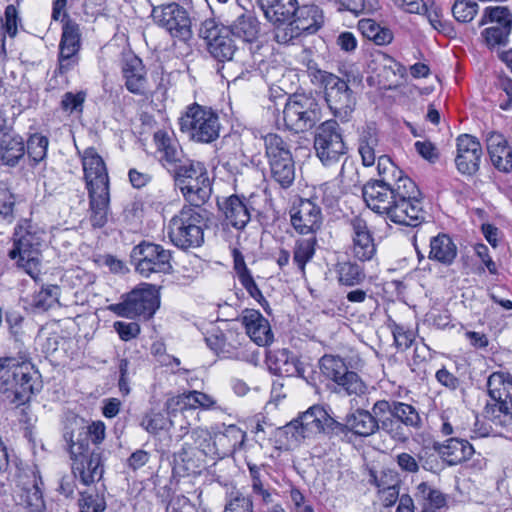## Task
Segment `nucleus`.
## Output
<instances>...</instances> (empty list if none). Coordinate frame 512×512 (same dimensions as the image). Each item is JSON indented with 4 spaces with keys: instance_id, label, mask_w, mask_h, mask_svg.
Here are the masks:
<instances>
[{
    "instance_id": "obj_1",
    "label": "nucleus",
    "mask_w": 512,
    "mask_h": 512,
    "mask_svg": "<svg viewBox=\"0 0 512 512\" xmlns=\"http://www.w3.org/2000/svg\"><path fill=\"white\" fill-rule=\"evenodd\" d=\"M39 375L33 364L25 359H0V395L11 404L28 401L38 384Z\"/></svg>"
},
{
    "instance_id": "obj_2",
    "label": "nucleus",
    "mask_w": 512,
    "mask_h": 512,
    "mask_svg": "<svg viewBox=\"0 0 512 512\" xmlns=\"http://www.w3.org/2000/svg\"><path fill=\"white\" fill-rule=\"evenodd\" d=\"M44 232L31 223L19 225L14 234V245L9 251L11 259L32 278L40 272Z\"/></svg>"
},
{
    "instance_id": "obj_3",
    "label": "nucleus",
    "mask_w": 512,
    "mask_h": 512,
    "mask_svg": "<svg viewBox=\"0 0 512 512\" xmlns=\"http://www.w3.org/2000/svg\"><path fill=\"white\" fill-rule=\"evenodd\" d=\"M173 173L176 186L192 206L200 207L209 199L212 188L203 163L187 160Z\"/></svg>"
},
{
    "instance_id": "obj_4",
    "label": "nucleus",
    "mask_w": 512,
    "mask_h": 512,
    "mask_svg": "<svg viewBox=\"0 0 512 512\" xmlns=\"http://www.w3.org/2000/svg\"><path fill=\"white\" fill-rule=\"evenodd\" d=\"M203 222L202 209L185 206L169 221L168 237L182 249L199 247L204 241Z\"/></svg>"
},
{
    "instance_id": "obj_5",
    "label": "nucleus",
    "mask_w": 512,
    "mask_h": 512,
    "mask_svg": "<svg viewBox=\"0 0 512 512\" xmlns=\"http://www.w3.org/2000/svg\"><path fill=\"white\" fill-rule=\"evenodd\" d=\"M180 130L198 143H211L219 137L218 115L209 107L194 103L179 118Z\"/></svg>"
},
{
    "instance_id": "obj_6",
    "label": "nucleus",
    "mask_w": 512,
    "mask_h": 512,
    "mask_svg": "<svg viewBox=\"0 0 512 512\" xmlns=\"http://www.w3.org/2000/svg\"><path fill=\"white\" fill-rule=\"evenodd\" d=\"M321 108L312 95L294 94L283 109V121L287 129L295 133L313 128L321 120Z\"/></svg>"
},
{
    "instance_id": "obj_7",
    "label": "nucleus",
    "mask_w": 512,
    "mask_h": 512,
    "mask_svg": "<svg viewBox=\"0 0 512 512\" xmlns=\"http://www.w3.org/2000/svg\"><path fill=\"white\" fill-rule=\"evenodd\" d=\"M265 154L272 179L282 188H288L295 179V165L287 143L277 134L264 137Z\"/></svg>"
},
{
    "instance_id": "obj_8",
    "label": "nucleus",
    "mask_w": 512,
    "mask_h": 512,
    "mask_svg": "<svg viewBox=\"0 0 512 512\" xmlns=\"http://www.w3.org/2000/svg\"><path fill=\"white\" fill-rule=\"evenodd\" d=\"M69 452L72 460V472L84 485L99 481L104 473L101 452L90 450L85 440H71Z\"/></svg>"
},
{
    "instance_id": "obj_9",
    "label": "nucleus",
    "mask_w": 512,
    "mask_h": 512,
    "mask_svg": "<svg viewBox=\"0 0 512 512\" xmlns=\"http://www.w3.org/2000/svg\"><path fill=\"white\" fill-rule=\"evenodd\" d=\"M396 191L398 197L389 219L400 225H419L424 219V211L416 184L411 179H404Z\"/></svg>"
},
{
    "instance_id": "obj_10",
    "label": "nucleus",
    "mask_w": 512,
    "mask_h": 512,
    "mask_svg": "<svg viewBox=\"0 0 512 512\" xmlns=\"http://www.w3.org/2000/svg\"><path fill=\"white\" fill-rule=\"evenodd\" d=\"M159 292L155 285L144 284L131 291L122 303L110 306V310L121 317H143L149 319L159 308Z\"/></svg>"
},
{
    "instance_id": "obj_11",
    "label": "nucleus",
    "mask_w": 512,
    "mask_h": 512,
    "mask_svg": "<svg viewBox=\"0 0 512 512\" xmlns=\"http://www.w3.org/2000/svg\"><path fill=\"white\" fill-rule=\"evenodd\" d=\"M171 252L161 245L143 241L131 252V261L137 273L148 278L152 274L172 271Z\"/></svg>"
},
{
    "instance_id": "obj_12",
    "label": "nucleus",
    "mask_w": 512,
    "mask_h": 512,
    "mask_svg": "<svg viewBox=\"0 0 512 512\" xmlns=\"http://www.w3.org/2000/svg\"><path fill=\"white\" fill-rule=\"evenodd\" d=\"M294 19H290L285 28L277 31V42L288 44L304 34L316 33L324 24V14L317 5L296 6Z\"/></svg>"
},
{
    "instance_id": "obj_13",
    "label": "nucleus",
    "mask_w": 512,
    "mask_h": 512,
    "mask_svg": "<svg viewBox=\"0 0 512 512\" xmlns=\"http://www.w3.org/2000/svg\"><path fill=\"white\" fill-rule=\"evenodd\" d=\"M151 18L174 38L186 40L191 36V19L186 9L178 3L152 5Z\"/></svg>"
},
{
    "instance_id": "obj_14",
    "label": "nucleus",
    "mask_w": 512,
    "mask_h": 512,
    "mask_svg": "<svg viewBox=\"0 0 512 512\" xmlns=\"http://www.w3.org/2000/svg\"><path fill=\"white\" fill-rule=\"evenodd\" d=\"M324 88L325 100L337 117H346L354 108V97L346 81L326 71L318 72Z\"/></svg>"
},
{
    "instance_id": "obj_15",
    "label": "nucleus",
    "mask_w": 512,
    "mask_h": 512,
    "mask_svg": "<svg viewBox=\"0 0 512 512\" xmlns=\"http://www.w3.org/2000/svg\"><path fill=\"white\" fill-rule=\"evenodd\" d=\"M200 36L206 42L209 53L218 61L233 59L237 46L232 38L229 27L219 25L209 19L203 22Z\"/></svg>"
},
{
    "instance_id": "obj_16",
    "label": "nucleus",
    "mask_w": 512,
    "mask_h": 512,
    "mask_svg": "<svg viewBox=\"0 0 512 512\" xmlns=\"http://www.w3.org/2000/svg\"><path fill=\"white\" fill-rule=\"evenodd\" d=\"M314 147L324 165H332L344 156L346 147L336 121H326L318 127Z\"/></svg>"
},
{
    "instance_id": "obj_17",
    "label": "nucleus",
    "mask_w": 512,
    "mask_h": 512,
    "mask_svg": "<svg viewBox=\"0 0 512 512\" xmlns=\"http://www.w3.org/2000/svg\"><path fill=\"white\" fill-rule=\"evenodd\" d=\"M334 419L321 406H313L305 411L298 419L285 426L287 434L295 441L311 437L332 427Z\"/></svg>"
},
{
    "instance_id": "obj_18",
    "label": "nucleus",
    "mask_w": 512,
    "mask_h": 512,
    "mask_svg": "<svg viewBox=\"0 0 512 512\" xmlns=\"http://www.w3.org/2000/svg\"><path fill=\"white\" fill-rule=\"evenodd\" d=\"M290 220L295 231L315 236L323 224L321 208L312 199H301L290 210Z\"/></svg>"
},
{
    "instance_id": "obj_19",
    "label": "nucleus",
    "mask_w": 512,
    "mask_h": 512,
    "mask_svg": "<svg viewBox=\"0 0 512 512\" xmlns=\"http://www.w3.org/2000/svg\"><path fill=\"white\" fill-rule=\"evenodd\" d=\"M84 180L88 191L109 189V177L103 158L93 147L86 148L81 154Z\"/></svg>"
},
{
    "instance_id": "obj_20",
    "label": "nucleus",
    "mask_w": 512,
    "mask_h": 512,
    "mask_svg": "<svg viewBox=\"0 0 512 512\" xmlns=\"http://www.w3.org/2000/svg\"><path fill=\"white\" fill-rule=\"evenodd\" d=\"M396 186L368 182L362 189L363 199L366 205L378 214L390 217L392 209L398 197Z\"/></svg>"
},
{
    "instance_id": "obj_21",
    "label": "nucleus",
    "mask_w": 512,
    "mask_h": 512,
    "mask_svg": "<svg viewBox=\"0 0 512 512\" xmlns=\"http://www.w3.org/2000/svg\"><path fill=\"white\" fill-rule=\"evenodd\" d=\"M80 46L79 25L70 19H66L62 27L59 44V70L62 73L70 70L77 63Z\"/></svg>"
},
{
    "instance_id": "obj_22",
    "label": "nucleus",
    "mask_w": 512,
    "mask_h": 512,
    "mask_svg": "<svg viewBox=\"0 0 512 512\" xmlns=\"http://www.w3.org/2000/svg\"><path fill=\"white\" fill-rule=\"evenodd\" d=\"M353 256L361 261H370L376 254V245L366 220L354 216L349 221Z\"/></svg>"
},
{
    "instance_id": "obj_23",
    "label": "nucleus",
    "mask_w": 512,
    "mask_h": 512,
    "mask_svg": "<svg viewBox=\"0 0 512 512\" xmlns=\"http://www.w3.org/2000/svg\"><path fill=\"white\" fill-rule=\"evenodd\" d=\"M165 411L170 416H176L178 412L195 410H211L217 408L216 399L204 392L191 390L182 394L169 397L165 402Z\"/></svg>"
},
{
    "instance_id": "obj_24",
    "label": "nucleus",
    "mask_w": 512,
    "mask_h": 512,
    "mask_svg": "<svg viewBox=\"0 0 512 512\" xmlns=\"http://www.w3.org/2000/svg\"><path fill=\"white\" fill-rule=\"evenodd\" d=\"M482 148L480 142L473 136L464 134L457 138V169L462 174L473 175L479 169Z\"/></svg>"
},
{
    "instance_id": "obj_25",
    "label": "nucleus",
    "mask_w": 512,
    "mask_h": 512,
    "mask_svg": "<svg viewBox=\"0 0 512 512\" xmlns=\"http://www.w3.org/2000/svg\"><path fill=\"white\" fill-rule=\"evenodd\" d=\"M489 396L499 403V410L512 414V375L504 371L493 372L487 380Z\"/></svg>"
},
{
    "instance_id": "obj_26",
    "label": "nucleus",
    "mask_w": 512,
    "mask_h": 512,
    "mask_svg": "<svg viewBox=\"0 0 512 512\" xmlns=\"http://www.w3.org/2000/svg\"><path fill=\"white\" fill-rule=\"evenodd\" d=\"M297 0H259L265 18L274 27V39L277 41L278 29L285 28L288 21L292 19L297 6Z\"/></svg>"
},
{
    "instance_id": "obj_27",
    "label": "nucleus",
    "mask_w": 512,
    "mask_h": 512,
    "mask_svg": "<svg viewBox=\"0 0 512 512\" xmlns=\"http://www.w3.org/2000/svg\"><path fill=\"white\" fill-rule=\"evenodd\" d=\"M122 75L127 90L136 95H143L148 86L147 72L142 60L133 54L123 58Z\"/></svg>"
},
{
    "instance_id": "obj_28",
    "label": "nucleus",
    "mask_w": 512,
    "mask_h": 512,
    "mask_svg": "<svg viewBox=\"0 0 512 512\" xmlns=\"http://www.w3.org/2000/svg\"><path fill=\"white\" fill-rule=\"evenodd\" d=\"M241 322L247 335L259 346H267L273 341V333L268 320L254 309H245L241 315Z\"/></svg>"
},
{
    "instance_id": "obj_29",
    "label": "nucleus",
    "mask_w": 512,
    "mask_h": 512,
    "mask_svg": "<svg viewBox=\"0 0 512 512\" xmlns=\"http://www.w3.org/2000/svg\"><path fill=\"white\" fill-rule=\"evenodd\" d=\"M267 364L274 374L285 377L305 376L303 363L286 349H279L270 352L267 357Z\"/></svg>"
},
{
    "instance_id": "obj_30",
    "label": "nucleus",
    "mask_w": 512,
    "mask_h": 512,
    "mask_svg": "<svg viewBox=\"0 0 512 512\" xmlns=\"http://www.w3.org/2000/svg\"><path fill=\"white\" fill-rule=\"evenodd\" d=\"M434 449L450 466L468 461L475 452L467 440L458 437H451L443 443H435Z\"/></svg>"
},
{
    "instance_id": "obj_31",
    "label": "nucleus",
    "mask_w": 512,
    "mask_h": 512,
    "mask_svg": "<svg viewBox=\"0 0 512 512\" xmlns=\"http://www.w3.org/2000/svg\"><path fill=\"white\" fill-rule=\"evenodd\" d=\"M157 151L161 154L160 160L169 171H174L183 161L184 155L179 143L166 131L159 130L154 134Z\"/></svg>"
},
{
    "instance_id": "obj_32",
    "label": "nucleus",
    "mask_w": 512,
    "mask_h": 512,
    "mask_svg": "<svg viewBox=\"0 0 512 512\" xmlns=\"http://www.w3.org/2000/svg\"><path fill=\"white\" fill-rule=\"evenodd\" d=\"M42 484V479L36 470H28L19 475L18 485L26 493L25 501L29 507V512H44Z\"/></svg>"
},
{
    "instance_id": "obj_33",
    "label": "nucleus",
    "mask_w": 512,
    "mask_h": 512,
    "mask_svg": "<svg viewBox=\"0 0 512 512\" xmlns=\"http://www.w3.org/2000/svg\"><path fill=\"white\" fill-rule=\"evenodd\" d=\"M25 154L22 137L10 128L0 127V161L8 166H15Z\"/></svg>"
},
{
    "instance_id": "obj_34",
    "label": "nucleus",
    "mask_w": 512,
    "mask_h": 512,
    "mask_svg": "<svg viewBox=\"0 0 512 512\" xmlns=\"http://www.w3.org/2000/svg\"><path fill=\"white\" fill-rule=\"evenodd\" d=\"M486 144L493 165L500 171L509 172L512 169V151L504 136L498 132H489Z\"/></svg>"
},
{
    "instance_id": "obj_35",
    "label": "nucleus",
    "mask_w": 512,
    "mask_h": 512,
    "mask_svg": "<svg viewBox=\"0 0 512 512\" xmlns=\"http://www.w3.org/2000/svg\"><path fill=\"white\" fill-rule=\"evenodd\" d=\"M227 224L236 229H243L250 221V211L242 199L232 195L220 205Z\"/></svg>"
},
{
    "instance_id": "obj_36",
    "label": "nucleus",
    "mask_w": 512,
    "mask_h": 512,
    "mask_svg": "<svg viewBox=\"0 0 512 512\" xmlns=\"http://www.w3.org/2000/svg\"><path fill=\"white\" fill-rule=\"evenodd\" d=\"M346 428L355 435L368 437L379 429L378 420L367 410L356 409L345 419Z\"/></svg>"
},
{
    "instance_id": "obj_37",
    "label": "nucleus",
    "mask_w": 512,
    "mask_h": 512,
    "mask_svg": "<svg viewBox=\"0 0 512 512\" xmlns=\"http://www.w3.org/2000/svg\"><path fill=\"white\" fill-rule=\"evenodd\" d=\"M90 204V221L93 227L101 228L108 220L109 189L88 191Z\"/></svg>"
},
{
    "instance_id": "obj_38",
    "label": "nucleus",
    "mask_w": 512,
    "mask_h": 512,
    "mask_svg": "<svg viewBox=\"0 0 512 512\" xmlns=\"http://www.w3.org/2000/svg\"><path fill=\"white\" fill-rule=\"evenodd\" d=\"M457 255V247L446 234H439L430 241L429 258L450 265Z\"/></svg>"
},
{
    "instance_id": "obj_39",
    "label": "nucleus",
    "mask_w": 512,
    "mask_h": 512,
    "mask_svg": "<svg viewBox=\"0 0 512 512\" xmlns=\"http://www.w3.org/2000/svg\"><path fill=\"white\" fill-rule=\"evenodd\" d=\"M415 498L422 505L423 511L433 512L435 509L446 507L447 504L446 496L426 482H422L417 486Z\"/></svg>"
},
{
    "instance_id": "obj_40",
    "label": "nucleus",
    "mask_w": 512,
    "mask_h": 512,
    "mask_svg": "<svg viewBox=\"0 0 512 512\" xmlns=\"http://www.w3.org/2000/svg\"><path fill=\"white\" fill-rule=\"evenodd\" d=\"M377 171L379 179L374 180L373 182L394 185L396 188L401 186V183L404 179H410L409 177L404 176L403 171L400 170L392 162V160L385 155L378 157Z\"/></svg>"
},
{
    "instance_id": "obj_41",
    "label": "nucleus",
    "mask_w": 512,
    "mask_h": 512,
    "mask_svg": "<svg viewBox=\"0 0 512 512\" xmlns=\"http://www.w3.org/2000/svg\"><path fill=\"white\" fill-rule=\"evenodd\" d=\"M229 29L232 35L246 42H252L258 37L259 22L253 15L241 13Z\"/></svg>"
},
{
    "instance_id": "obj_42",
    "label": "nucleus",
    "mask_w": 512,
    "mask_h": 512,
    "mask_svg": "<svg viewBox=\"0 0 512 512\" xmlns=\"http://www.w3.org/2000/svg\"><path fill=\"white\" fill-rule=\"evenodd\" d=\"M233 258H234V269L236 271V274L239 278V281L244 286V288L247 290V292L250 294L251 297L256 299L258 302H261V300H264V297L259 290L258 286L256 285L250 271L248 270L243 255L237 251H233Z\"/></svg>"
},
{
    "instance_id": "obj_43",
    "label": "nucleus",
    "mask_w": 512,
    "mask_h": 512,
    "mask_svg": "<svg viewBox=\"0 0 512 512\" xmlns=\"http://www.w3.org/2000/svg\"><path fill=\"white\" fill-rule=\"evenodd\" d=\"M316 244V236L299 238L295 241L293 249V262L303 273L305 272L306 264L312 260L315 254Z\"/></svg>"
},
{
    "instance_id": "obj_44",
    "label": "nucleus",
    "mask_w": 512,
    "mask_h": 512,
    "mask_svg": "<svg viewBox=\"0 0 512 512\" xmlns=\"http://www.w3.org/2000/svg\"><path fill=\"white\" fill-rule=\"evenodd\" d=\"M60 287L48 285L35 292L31 299V306L38 312L47 311L58 304Z\"/></svg>"
},
{
    "instance_id": "obj_45",
    "label": "nucleus",
    "mask_w": 512,
    "mask_h": 512,
    "mask_svg": "<svg viewBox=\"0 0 512 512\" xmlns=\"http://www.w3.org/2000/svg\"><path fill=\"white\" fill-rule=\"evenodd\" d=\"M358 28L366 38L373 40L378 45L388 44L393 39L389 29L382 28L372 19H361L358 22Z\"/></svg>"
},
{
    "instance_id": "obj_46",
    "label": "nucleus",
    "mask_w": 512,
    "mask_h": 512,
    "mask_svg": "<svg viewBox=\"0 0 512 512\" xmlns=\"http://www.w3.org/2000/svg\"><path fill=\"white\" fill-rule=\"evenodd\" d=\"M392 415L396 421L407 428L418 429L421 426V417L417 410L410 404L403 402L392 403Z\"/></svg>"
},
{
    "instance_id": "obj_47",
    "label": "nucleus",
    "mask_w": 512,
    "mask_h": 512,
    "mask_svg": "<svg viewBox=\"0 0 512 512\" xmlns=\"http://www.w3.org/2000/svg\"><path fill=\"white\" fill-rule=\"evenodd\" d=\"M320 369L322 373L335 383H339L348 372L343 359L338 356L324 355L320 360Z\"/></svg>"
},
{
    "instance_id": "obj_48",
    "label": "nucleus",
    "mask_w": 512,
    "mask_h": 512,
    "mask_svg": "<svg viewBox=\"0 0 512 512\" xmlns=\"http://www.w3.org/2000/svg\"><path fill=\"white\" fill-rule=\"evenodd\" d=\"M167 415L168 417L161 412L151 410L142 418L140 425L148 433L156 435L160 431L168 430L174 425L172 419L174 416H170L168 413Z\"/></svg>"
},
{
    "instance_id": "obj_49",
    "label": "nucleus",
    "mask_w": 512,
    "mask_h": 512,
    "mask_svg": "<svg viewBox=\"0 0 512 512\" xmlns=\"http://www.w3.org/2000/svg\"><path fill=\"white\" fill-rule=\"evenodd\" d=\"M344 190L336 181L326 182L314 189L312 200L320 201L326 206H334L343 194Z\"/></svg>"
},
{
    "instance_id": "obj_50",
    "label": "nucleus",
    "mask_w": 512,
    "mask_h": 512,
    "mask_svg": "<svg viewBox=\"0 0 512 512\" xmlns=\"http://www.w3.org/2000/svg\"><path fill=\"white\" fill-rule=\"evenodd\" d=\"M488 22H496L500 27L512 29V15L507 7H487L479 25L483 26Z\"/></svg>"
},
{
    "instance_id": "obj_51",
    "label": "nucleus",
    "mask_w": 512,
    "mask_h": 512,
    "mask_svg": "<svg viewBox=\"0 0 512 512\" xmlns=\"http://www.w3.org/2000/svg\"><path fill=\"white\" fill-rule=\"evenodd\" d=\"M511 31L512 29L509 28L492 26L484 29L481 34L486 46L493 49L497 46H505Z\"/></svg>"
},
{
    "instance_id": "obj_52",
    "label": "nucleus",
    "mask_w": 512,
    "mask_h": 512,
    "mask_svg": "<svg viewBox=\"0 0 512 512\" xmlns=\"http://www.w3.org/2000/svg\"><path fill=\"white\" fill-rule=\"evenodd\" d=\"M48 143L47 137L43 135L33 134L30 136L27 142V153L34 163H39L46 158Z\"/></svg>"
},
{
    "instance_id": "obj_53",
    "label": "nucleus",
    "mask_w": 512,
    "mask_h": 512,
    "mask_svg": "<svg viewBox=\"0 0 512 512\" xmlns=\"http://www.w3.org/2000/svg\"><path fill=\"white\" fill-rule=\"evenodd\" d=\"M478 12V4L473 0H455L452 7L454 18L462 23L470 22Z\"/></svg>"
},
{
    "instance_id": "obj_54",
    "label": "nucleus",
    "mask_w": 512,
    "mask_h": 512,
    "mask_svg": "<svg viewBox=\"0 0 512 512\" xmlns=\"http://www.w3.org/2000/svg\"><path fill=\"white\" fill-rule=\"evenodd\" d=\"M364 279L360 266L355 263L345 262L339 268V281L347 286L359 284Z\"/></svg>"
},
{
    "instance_id": "obj_55",
    "label": "nucleus",
    "mask_w": 512,
    "mask_h": 512,
    "mask_svg": "<svg viewBox=\"0 0 512 512\" xmlns=\"http://www.w3.org/2000/svg\"><path fill=\"white\" fill-rule=\"evenodd\" d=\"M349 395L362 396L366 394L368 387L361 377L352 371H348L342 380L338 383Z\"/></svg>"
},
{
    "instance_id": "obj_56",
    "label": "nucleus",
    "mask_w": 512,
    "mask_h": 512,
    "mask_svg": "<svg viewBox=\"0 0 512 512\" xmlns=\"http://www.w3.org/2000/svg\"><path fill=\"white\" fill-rule=\"evenodd\" d=\"M80 512H104L106 503L98 493L82 492L79 499Z\"/></svg>"
},
{
    "instance_id": "obj_57",
    "label": "nucleus",
    "mask_w": 512,
    "mask_h": 512,
    "mask_svg": "<svg viewBox=\"0 0 512 512\" xmlns=\"http://www.w3.org/2000/svg\"><path fill=\"white\" fill-rule=\"evenodd\" d=\"M67 281L74 287H88L95 282V276L86 270L76 267L66 273Z\"/></svg>"
},
{
    "instance_id": "obj_58",
    "label": "nucleus",
    "mask_w": 512,
    "mask_h": 512,
    "mask_svg": "<svg viewBox=\"0 0 512 512\" xmlns=\"http://www.w3.org/2000/svg\"><path fill=\"white\" fill-rule=\"evenodd\" d=\"M86 94L84 92H66L61 100V107L69 113L82 112Z\"/></svg>"
},
{
    "instance_id": "obj_59",
    "label": "nucleus",
    "mask_w": 512,
    "mask_h": 512,
    "mask_svg": "<svg viewBox=\"0 0 512 512\" xmlns=\"http://www.w3.org/2000/svg\"><path fill=\"white\" fill-rule=\"evenodd\" d=\"M224 512H253V501L250 497L237 492L227 502Z\"/></svg>"
},
{
    "instance_id": "obj_60",
    "label": "nucleus",
    "mask_w": 512,
    "mask_h": 512,
    "mask_svg": "<svg viewBox=\"0 0 512 512\" xmlns=\"http://www.w3.org/2000/svg\"><path fill=\"white\" fill-rule=\"evenodd\" d=\"M376 145L377 139L372 135L368 139L361 140L359 145V153L361 155L362 162L365 166H371L374 164L376 159Z\"/></svg>"
},
{
    "instance_id": "obj_61",
    "label": "nucleus",
    "mask_w": 512,
    "mask_h": 512,
    "mask_svg": "<svg viewBox=\"0 0 512 512\" xmlns=\"http://www.w3.org/2000/svg\"><path fill=\"white\" fill-rule=\"evenodd\" d=\"M4 30L10 37H15L18 31L19 17L14 5H8L5 9Z\"/></svg>"
},
{
    "instance_id": "obj_62",
    "label": "nucleus",
    "mask_w": 512,
    "mask_h": 512,
    "mask_svg": "<svg viewBox=\"0 0 512 512\" xmlns=\"http://www.w3.org/2000/svg\"><path fill=\"white\" fill-rule=\"evenodd\" d=\"M383 427L386 429L388 434L396 441L406 442L409 439L410 433L403 427V424L390 420L383 422Z\"/></svg>"
},
{
    "instance_id": "obj_63",
    "label": "nucleus",
    "mask_w": 512,
    "mask_h": 512,
    "mask_svg": "<svg viewBox=\"0 0 512 512\" xmlns=\"http://www.w3.org/2000/svg\"><path fill=\"white\" fill-rule=\"evenodd\" d=\"M114 328L123 341H129L136 338L140 333V326L135 322L125 323L117 321L114 323Z\"/></svg>"
},
{
    "instance_id": "obj_64",
    "label": "nucleus",
    "mask_w": 512,
    "mask_h": 512,
    "mask_svg": "<svg viewBox=\"0 0 512 512\" xmlns=\"http://www.w3.org/2000/svg\"><path fill=\"white\" fill-rule=\"evenodd\" d=\"M393 336L396 346L401 350L408 349L413 341H414V334L411 331L405 330L401 326H395L393 330Z\"/></svg>"
}]
</instances>
